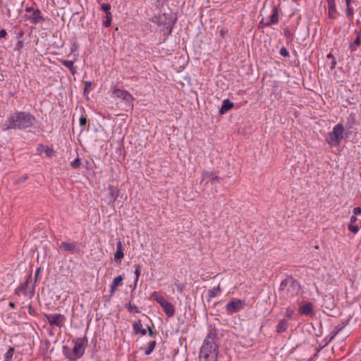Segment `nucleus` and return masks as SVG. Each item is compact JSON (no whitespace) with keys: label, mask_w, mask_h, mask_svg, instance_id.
Here are the masks:
<instances>
[{"label":"nucleus","mask_w":361,"mask_h":361,"mask_svg":"<svg viewBox=\"0 0 361 361\" xmlns=\"http://www.w3.org/2000/svg\"><path fill=\"white\" fill-rule=\"evenodd\" d=\"M36 122L35 116L27 111H17L11 114L3 125V130H25L32 127Z\"/></svg>","instance_id":"1"},{"label":"nucleus","mask_w":361,"mask_h":361,"mask_svg":"<svg viewBox=\"0 0 361 361\" xmlns=\"http://www.w3.org/2000/svg\"><path fill=\"white\" fill-rule=\"evenodd\" d=\"M300 290V285L299 282L294 279L292 276H288L283 280L280 284L279 291L286 300L291 299L297 295Z\"/></svg>","instance_id":"2"},{"label":"nucleus","mask_w":361,"mask_h":361,"mask_svg":"<svg viewBox=\"0 0 361 361\" xmlns=\"http://www.w3.org/2000/svg\"><path fill=\"white\" fill-rule=\"evenodd\" d=\"M151 297L161 306L168 317H172L174 315L175 308L173 305L166 300L165 298L162 295H159L158 292H153Z\"/></svg>","instance_id":"3"},{"label":"nucleus","mask_w":361,"mask_h":361,"mask_svg":"<svg viewBox=\"0 0 361 361\" xmlns=\"http://www.w3.org/2000/svg\"><path fill=\"white\" fill-rule=\"evenodd\" d=\"M344 128L342 124L336 125L333 131L329 133L327 142L332 146H338L341 143V140L343 137Z\"/></svg>","instance_id":"4"},{"label":"nucleus","mask_w":361,"mask_h":361,"mask_svg":"<svg viewBox=\"0 0 361 361\" xmlns=\"http://www.w3.org/2000/svg\"><path fill=\"white\" fill-rule=\"evenodd\" d=\"M87 345V338L86 336L82 338H78L75 341L72 353L68 356V359L75 360L80 357L85 353V348Z\"/></svg>","instance_id":"5"},{"label":"nucleus","mask_w":361,"mask_h":361,"mask_svg":"<svg viewBox=\"0 0 361 361\" xmlns=\"http://www.w3.org/2000/svg\"><path fill=\"white\" fill-rule=\"evenodd\" d=\"M44 317L50 326L59 328L64 326L66 320V317L61 314H44Z\"/></svg>","instance_id":"6"},{"label":"nucleus","mask_w":361,"mask_h":361,"mask_svg":"<svg viewBox=\"0 0 361 361\" xmlns=\"http://www.w3.org/2000/svg\"><path fill=\"white\" fill-rule=\"evenodd\" d=\"M112 93L113 94L117 97L123 99L126 103H132L134 100L133 95L125 90L119 89L116 87H112Z\"/></svg>","instance_id":"7"},{"label":"nucleus","mask_w":361,"mask_h":361,"mask_svg":"<svg viewBox=\"0 0 361 361\" xmlns=\"http://www.w3.org/2000/svg\"><path fill=\"white\" fill-rule=\"evenodd\" d=\"M245 305V302L244 300L233 299L231 302L226 304V312L228 314H232L241 310Z\"/></svg>","instance_id":"8"},{"label":"nucleus","mask_w":361,"mask_h":361,"mask_svg":"<svg viewBox=\"0 0 361 361\" xmlns=\"http://www.w3.org/2000/svg\"><path fill=\"white\" fill-rule=\"evenodd\" d=\"M25 17L26 20H30L31 23H39L44 20L40 11L38 9L34 10L32 8H27L26 9Z\"/></svg>","instance_id":"9"},{"label":"nucleus","mask_w":361,"mask_h":361,"mask_svg":"<svg viewBox=\"0 0 361 361\" xmlns=\"http://www.w3.org/2000/svg\"><path fill=\"white\" fill-rule=\"evenodd\" d=\"M31 279H32V273L30 274L28 278L25 281V283L19 286L18 288L15 290V293L20 295V293L25 295H29L30 296V290L31 288Z\"/></svg>","instance_id":"10"},{"label":"nucleus","mask_w":361,"mask_h":361,"mask_svg":"<svg viewBox=\"0 0 361 361\" xmlns=\"http://www.w3.org/2000/svg\"><path fill=\"white\" fill-rule=\"evenodd\" d=\"M298 312L301 315L310 316L313 314V307L311 302H305L298 308Z\"/></svg>","instance_id":"11"},{"label":"nucleus","mask_w":361,"mask_h":361,"mask_svg":"<svg viewBox=\"0 0 361 361\" xmlns=\"http://www.w3.org/2000/svg\"><path fill=\"white\" fill-rule=\"evenodd\" d=\"M59 247L63 251H69L71 253L80 252V248L75 243L62 242Z\"/></svg>","instance_id":"12"},{"label":"nucleus","mask_w":361,"mask_h":361,"mask_svg":"<svg viewBox=\"0 0 361 361\" xmlns=\"http://www.w3.org/2000/svg\"><path fill=\"white\" fill-rule=\"evenodd\" d=\"M353 32L355 35V38L353 42H350L349 48L351 51H356L357 46H359L361 43V29H354Z\"/></svg>","instance_id":"13"},{"label":"nucleus","mask_w":361,"mask_h":361,"mask_svg":"<svg viewBox=\"0 0 361 361\" xmlns=\"http://www.w3.org/2000/svg\"><path fill=\"white\" fill-rule=\"evenodd\" d=\"M124 253L123 250V244L121 240L117 242L116 251L114 254V260L116 262H121V260L123 258Z\"/></svg>","instance_id":"14"},{"label":"nucleus","mask_w":361,"mask_h":361,"mask_svg":"<svg viewBox=\"0 0 361 361\" xmlns=\"http://www.w3.org/2000/svg\"><path fill=\"white\" fill-rule=\"evenodd\" d=\"M109 190V202L114 203L119 195V190L117 187L114 185H109L108 188Z\"/></svg>","instance_id":"15"},{"label":"nucleus","mask_w":361,"mask_h":361,"mask_svg":"<svg viewBox=\"0 0 361 361\" xmlns=\"http://www.w3.org/2000/svg\"><path fill=\"white\" fill-rule=\"evenodd\" d=\"M234 106V104L232 102H231L228 99H224L223 101V104L221 107L219 109V114L223 115L227 113L229 110H231Z\"/></svg>","instance_id":"16"},{"label":"nucleus","mask_w":361,"mask_h":361,"mask_svg":"<svg viewBox=\"0 0 361 361\" xmlns=\"http://www.w3.org/2000/svg\"><path fill=\"white\" fill-rule=\"evenodd\" d=\"M123 279V278L122 276H118L114 279L110 285L111 295H113L115 293L116 288L122 284Z\"/></svg>","instance_id":"17"},{"label":"nucleus","mask_w":361,"mask_h":361,"mask_svg":"<svg viewBox=\"0 0 361 361\" xmlns=\"http://www.w3.org/2000/svg\"><path fill=\"white\" fill-rule=\"evenodd\" d=\"M59 61L62 65L67 67L73 75L76 74L77 69L76 67L74 66L75 61H68L63 59H59Z\"/></svg>","instance_id":"18"},{"label":"nucleus","mask_w":361,"mask_h":361,"mask_svg":"<svg viewBox=\"0 0 361 361\" xmlns=\"http://www.w3.org/2000/svg\"><path fill=\"white\" fill-rule=\"evenodd\" d=\"M202 179L201 182H202L205 178H208L210 180L212 183H214L216 180H219V177L214 174V172H210L207 171H203L202 172Z\"/></svg>","instance_id":"19"},{"label":"nucleus","mask_w":361,"mask_h":361,"mask_svg":"<svg viewBox=\"0 0 361 361\" xmlns=\"http://www.w3.org/2000/svg\"><path fill=\"white\" fill-rule=\"evenodd\" d=\"M133 329L135 334H141L142 335H145L147 334V329L142 328L141 322L139 320L137 322H135L133 324Z\"/></svg>","instance_id":"20"},{"label":"nucleus","mask_w":361,"mask_h":361,"mask_svg":"<svg viewBox=\"0 0 361 361\" xmlns=\"http://www.w3.org/2000/svg\"><path fill=\"white\" fill-rule=\"evenodd\" d=\"M288 327V322L286 319H281L276 326V331L278 333L285 332Z\"/></svg>","instance_id":"21"},{"label":"nucleus","mask_w":361,"mask_h":361,"mask_svg":"<svg viewBox=\"0 0 361 361\" xmlns=\"http://www.w3.org/2000/svg\"><path fill=\"white\" fill-rule=\"evenodd\" d=\"M40 271H41V268L39 267L36 269L35 271V280H34V282L31 284V288H30V297H32L35 294V283L39 278V274H40Z\"/></svg>","instance_id":"22"},{"label":"nucleus","mask_w":361,"mask_h":361,"mask_svg":"<svg viewBox=\"0 0 361 361\" xmlns=\"http://www.w3.org/2000/svg\"><path fill=\"white\" fill-rule=\"evenodd\" d=\"M328 2L329 6V16L331 18H334L336 8H335V1L334 0H326Z\"/></svg>","instance_id":"23"},{"label":"nucleus","mask_w":361,"mask_h":361,"mask_svg":"<svg viewBox=\"0 0 361 361\" xmlns=\"http://www.w3.org/2000/svg\"><path fill=\"white\" fill-rule=\"evenodd\" d=\"M220 293H221V288H220V286L218 285L217 286L214 287L212 289H210L208 290L207 296L209 299H211V298L216 297Z\"/></svg>","instance_id":"24"},{"label":"nucleus","mask_w":361,"mask_h":361,"mask_svg":"<svg viewBox=\"0 0 361 361\" xmlns=\"http://www.w3.org/2000/svg\"><path fill=\"white\" fill-rule=\"evenodd\" d=\"M343 327V324H339L335 326L334 329L331 331L330 334L329 341H331L335 338V336L342 330Z\"/></svg>","instance_id":"25"},{"label":"nucleus","mask_w":361,"mask_h":361,"mask_svg":"<svg viewBox=\"0 0 361 361\" xmlns=\"http://www.w3.org/2000/svg\"><path fill=\"white\" fill-rule=\"evenodd\" d=\"M15 353V349L13 347H10L8 351L4 354V360L11 361Z\"/></svg>","instance_id":"26"},{"label":"nucleus","mask_w":361,"mask_h":361,"mask_svg":"<svg viewBox=\"0 0 361 361\" xmlns=\"http://www.w3.org/2000/svg\"><path fill=\"white\" fill-rule=\"evenodd\" d=\"M157 342L155 340L150 341L148 344L147 348L145 350V354L149 355L152 353L156 346Z\"/></svg>","instance_id":"27"},{"label":"nucleus","mask_w":361,"mask_h":361,"mask_svg":"<svg viewBox=\"0 0 361 361\" xmlns=\"http://www.w3.org/2000/svg\"><path fill=\"white\" fill-rule=\"evenodd\" d=\"M278 20H279L278 11H277V8L276 7H274L271 15L269 16V23H278Z\"/></svg>","instance_id":"28"},{"label":"nucleus","mask_w":361,"mask_h":361,"mask_svg":"<svg viewBox=\"0 0 361 361\" xmlns=\"http://www.w3.org/2000/svg\"><path fill=\"white\" fill-rule=\"evenodd\" d=\"M126 308L129 312H134V313L140 312L138 307L136 305L131 304L130 302L126 305Z\"/></svg>","instance_id":"29"},{"label":"nucleus","mask_w":361,"mask_h":361,"mask_svg":"<svg viewBox=\"0 0 361 361\" xmlns=\"http://www.w3.org/2000/svg\"><path fill=\"white\" fill-rule=\"evenodd\" d=\"M78 47H79V45H78L76 39H72L71 42V47H70L71 53H70V54H74L78 50Z\"/></svg>","instance_id":"30"},{"label":"nucleus","mask_w":361,"mask_h":361,"mask_svg":"<svg viewBox=\"0 0 361 361\" xmlns=\"http://www.w3.org/2000/svg\"><path fill=\"white\" fill-rule=\"evenodd\" d=\"M135 285H136V283H137V281L139 280V277L140 276V274H141V271H140L141 267L138 264L135 265Z\"/></svg>","instance_id":"31"},{"label":"nucleus","mask_w":361,"mask_h":361,"mask_svg":"<svg viewBox=\"0 0 361 361\" xmlns=\"http://www.w3.org/2000/svg\"><path fill=\"white\" fill-rule=\"evenodd\" d=\"M174 285L176 287L178 292L180 293H182L185 288V285L183 283H179L178 280L175 281Z\"/></svg>","instance_id":"32"},{"label":"nucleus","mask_w":361,"mask_h":361,"mask_svg":"<svg viewBox=\"0 0 361 361\" xmlns=\"http://www.w3.org/2000/svg\"><path fill=\"white\" fill-rule=\"evenodd\" d=\"M348 230L352 232L354 234H356L358 233L360 228L358 226L355 225L353 224H350L348 227Z\"/></svg>","instance_id":"33"},{"label":"nucleus","mask_w":361,"mask_h":361,"mask_svg":"<svg viewBox=\"0 0 361 361\" xmlns=\"http://www.w3.org/2000/svg\"><path fill=\"white\" fill-rule=\"evenodd\" d=\"M81 165V159L78 157L71 163V166L73 169H78Z\"/></svg>","instance_id":"34"},{"label":"nucleus","mask_w":361,"mask_h":361,"mask_svg":"<svg viewBox=\"0 0 361 361\" xmlns=\"http://www.w3.org/2000/svg\"><path fill=\"white\" fill-rule=\"evenodd\" d=\"M294 314V310L290 308H287L286 310L285 315L288 319H291Z\"/></svg>","instance_id":"35"},{"label":"nucleus","mask_w":361,"mask_h":361,"mask_svg":"<svg viewBox=\"0 0 361 361\" xmlns=\"http://www.w3.org/2000/svg\"><path fill=\"white\" fill-rule=\"evenodd\" d=\"M280 54L281 56H283V57H288L289 56V51H288V49L283 47L281 49H280Z\"/></svg>","instance_id":"36"},{"label":"nucleus","mask_w":361,"mask_h":361,"mask_svg":"<svg viewBox=\"0 0 361 361\" xmlns=\"http://www.w3.org/2000/svg\"><path fill=\"white\" fill-rule=\"evenodd\" d=\"M92 87V82H85L84 92H89Z\"/></svg>","instance_id":"37"},{"label":"nucleus","mask_w":361,"mask_h":361,"mask_svg":"<svg viewBox=\"0 0 361 361\" xmlns=\"http://www.w3.org/2000/svg\"><path fill=\"white\" fill-rule=\"evenodd\" d=\"M28 178L27 176H23L22 177H20V178L18 179H16L15 181H14V184L17 185V184H19L22 182H24Z\"/></svg>","instance_id":"38"},{"label":"nucleus","mask_w":361,"mask_h":361,"mask_svg":"<svg viewBox=\"0 0 361 361\" xmlns=\"http://www.w3.org/2000/svg\"><path fill=\"white\" fill-rule=\"evenodd\" d=\"M102 8L104 12H106V13H109V11L111 8V5L109 4H103L102 5Z\"/></svg>","instance_id":"39"},{"label":"nucleus","mask_w":361,"mask_h":361,"mask_svg":"<svg viewBox=\"0 0 361 361\" xmlns=\"http://www.w3.org/2000/svg\"><path fill=\"white\" fill-rule=\"evenodd\" d=\"M45 153L47 157H50L53 156V154H54V151L52 148L47 147L45 149Z\"/></svg>","instance_id":"40"},{"label":"nucleus","mask_w":361,"mask_h":361,"mask_svg":"<svg viewBox=\"0 0 361 361\" xmlns=\"http://www.w3.org/2000/svg\"><path fill=\"white\" fill-rule=\"evenodd\" d=\"M24 46V43L22 40H18L16 45V50L20 51Z\"/></svg>","instance_id":"41"},{"label":"nucleus","mask_w":361,"mask_h":361,"mask_svg":"<svg viewBox=\"0 0 361 361\" xmlns=\"http://www.w3.org/2000/svg\"><path fill=\"white\" fill-rule=\"evenodd\" d=\"M171 31H172V26L171 24H168V25L166 27V28L164 30V34L169 35V34H171Z\"/></svg>","instance_id":"42"},{"label":"nucleus","mask_w":361,"mask_h":361,"mask_svg":"<svg viewBox=\"0 0 361 361\" xmlns=\"http://www.w3.org/2000/svg\"><path fill=\"white\" fill-rule=\"evenodd\" d=\"M27 309H28V313L30 315H32V316H35V310L34 307L31 305H28Z\"/></svg>","instance_id":"43"},{"label":"nucleus","mask_w":361,"mask_h":361,"mask_svg":"<svg viewBox=\"0 0 361 361\" xmlns=\"http://www.w3.org/2000/svg\"><path fill=\"white\" fill-rule=\"evenodd\" d=\"M79 121H80V125L81 126H85V125H86V123H87V119H86V118H85V117H83V116H81V117L80 118Z\"/></svg>","instance_id":"44"},{"label":"nucleus","mask_w":361,"mask_h":361,"mask_svg":"<svg viewBox=\"0 0 361 361\" xmlns=\"http://www.w3.org/2000/svg\"><path fill=\"white\" fill-rule=\"evenodd\" d=\"M361 214V207H355L353 209V215H358V214Z\"/></svg>","instance_id":"45"},{"label":"nucleus","mask_w":361,"mask_h":361,"mask_svg":"<svg viewBox=\"0 0 361 361\" xmlns=\"http://www.w3.org/2000/svg\"><path fill=\"white\" fill-rule=\"evenodd\" d=\"M106 20L105 23H111V21L112 20L111 13H106Z\"/></svg>","instance_id":"46"},{"label":"nucleus","mask_w":361,"mask_h":361,"mask_svg":"<svg viewBox=\"0 0 361 361\" xmlns=\"http://www.w3.org/2000/svg\"><path fill=\"white\" fill-rule=\"evenodd\" d=\"M331 60H332V61H331V67H330V68H331V69H334V68H335V67H336V59H335V58H334V59H331Z\"/></svg>","instance_id":"47"},{"label":"nucleus","mask_w":361,"mask_h":361,"mask_svg":"<svg viewBox=\"0 0 361 361\" xmlns=\"http://www.w3.org/2000/svg\"><path fill=\"white\" fill-rule=\"evenodd\" d=\"M147 330H148V334L149 336H153L154 334V332L153 331V330L152 329V328L148 326H147Z\"/></svg>","instance_id":"48"},{"label":"nucleus","mask_w":361,"mask_h":361,"mask_svg":"<svg viewBox=\"0 0 361 361\" xmlns=\"http://www.w3.org/2000/svg\"><path fill=\"white\" fill-rule=\"evenodd\" d=\"M357 221V219L355 215H353L350 217V224H355Z\"/></svg>","instance_id":"49"},{"label":"nucleus","mask_w":361,"mask_h":361,"mask_svg":"<svg viewBox=\"0 0 361 361\" xmlns=\"http://www.w3.org/2000/svg\"><path fill=\"white\" fill-rule=\"evenodd\" d=\"M6 32L5 30L2 29L1 31H0V38H3V37H5L6 36Z\"/></svg>","instance_id":"50"},{"label":"nucleus","mask_w":361,"mask_h":361,"mask_svg":"<svg viewBox=\"0 0 361 361\" xmlns=\"http://www.w3.org/2000/svg\"><path fill=\"white\" fill-rule=\"evenodd\" d=\"M353 14V11L350 7H347V16H350Z\"/></svg>","instance_id":"51"},{"label":"nucleus","mask_w":361,"mask_h":361,"mask_svg":"<svg viewBox=\"0 0 361 361\" xmlns=\"http://www.w3.org/2000/svg\"><path fill=\"white\" fill-rule=\"evenodd\" d=\"M8 305H9V307H11V308H15V307H16V305H15V303H14V302H10L8 303Z\"/></svg>","instance_id":"52"},{"label":"nucleus","mask_w":361,"mask_h":361,"mask_svg":"<svg viewBox=\"0 0 361 361\" xmlns=\"http://www.w3.org/2000/svg\"><path fill=\"white\" fill-rule=\"evenodd\" d=\"M327 58L333 59L335 57H334V56L332 54L329 53V54H327Z\"/></svg>","instance_id":"53"},{"label":"nucleus","mask_w":361,"mask_h":361,"mask_svg":"<svg viewBox=\"0 0 361 361\" xmlns=\"http://www.w3.org/2000/svg\"><path fill=\"white\" fill-rule=\"evenodd\" d=\"M226 32H226V31H224V30H221L220 31V35H221V36L224 37V35H225V33H226Z\"/></svg>","instance_id":"54"},{"label":"nucleus","mask_w":361,"mask_h":361,"mask_svg":"<svg viewBox=\"0 0 361 361\" xmlns=\"http://www.w3.org/2000/svg\"><path fill=\"white\" fill-rule=\"evenodd\" d=\"M347 7H350V0H345Z\"/></svg>","instance_id":"55"},{"label":"nucleus","mask_w":361,"mask_h":361,"mask_svg":"<svg viewBox=\"0 0 361 361\" xmlns=\"http://www.w3.org/2000/svg\"><path fill=\"white\" fill-rule=\"evenodd\" d=\"M63 1H64V2H65V4H66V5H69V4H70V2H69V1H68V0H63Z\"/></svg>","instance_id":"56"},{"label":"nucleus","mask_w":361,"mask_h":361,"mask_svg":"<svg viewBox=\"0 0 361 361\" xmlns=\"http://www.w3.org/2000/svg\"><path fill=\"white\" fill-rule=\"evenodd\" d=\"M111 24L106 23L105 24L106 27H109Z\"/></svg>","instance_id":"57"},{"label":"nucleus","mask_w":361,"mask_h":361,"mask_svg":"<svg viewBox=\"0 0 361 361\" xmlns=\"http://www.w3.org/2000/svg\"><path fill=\"white\" fill-rule=\"evenodd\" d=\"M262 25H269V24L268 23H266V24H262Z\"/></svg>","instance_id":"58"}]
</instances>
